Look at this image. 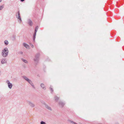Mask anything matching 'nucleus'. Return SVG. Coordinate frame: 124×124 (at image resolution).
I'll use <instances>...</instances> for the list:
<instances>
[{"mask_svg":"<svg viewBox=\"0 0 124 124\" xmlns=\"http://www.w3.org/2000/svg\"><path fill=\"white\" fill-rule=\"evenodd\" d=\"M59 105L62 108L64 106L65 103L62 102L61 101L59 102Z\"/></svg>","mask_w":124,"mask_h":124,"instance_id":"nucleus-8","label":"nucleus"},{"mask_svg":"<svg viewBox=\"0 0 124 124\" xmlns=\"http://www.w3.org/2000/svg\"><path fill=\"white\" fill-rule=\"evenodd\" d=\"M28 104L31 107L33 108L35 107V105L32 102L29 101H28Z\"/></svg>","mask_w":124,"mask_h":124,"instance_id":"nucleus-5","label":"nucleus"},{"mask_svg":"<svg viewBox=\"0 0 124 124\" xmlns=\"http://www.w3.org/2000/svg\"><path fill=\"white\" fill-rule=\"evenodd\" d=\"M40 124H46V123L43 121H41L40 123Z\"/></svg>","mask_w":124,"mask_h":124,"instance_id":"nucleus-19","label":"nucleus"},{"mask_svg":"<svg viewBox=\"0 0 124 124\" xmlns=\"http://www.w3.org/2000/svg\"><path fill=\"white\" fill-rule=\"evenodd\" d=\"M6 82L8 83V84H9V83H10L9 81L8 80H7V81Z\"/></svg>","mask_w":124,"mask_h":124,"instance_id":"nucleus-23","label":"nucleus"},{"mask_svg":"<svg viewBox=\"0 0 124 124\" xmlns=\"http://www.w3.org/2000/svg\"><path fill=\"white\" fill-rule=\"evenodd\" d=\"M43 104L45 105L46 107L47 108V109H49V110H51H51H52V109H51V107H50L49 106L45 103L44 102L43 103Z\"/></svg>","mask_w":124,"mask_h":124,"instance_id":"nucleus-6","label":"nucleus"},{"mask_svg":"<svg viewBox=\"0 0 124 124\" xmlns=\"http://www.w3.org/2000/svg\"><path fill=\"white\" fill-rule=\"evenodd\" d=\"M12 84L11 83H10L8 84V86L10 89H11L12 88Z\"/></svg>","mask_w":124,"mask_h":124,"instance_id":"nucleus-13","label":"nucleus"},{"mask_svg":"<svg viewBox=\"0 0 124 124\" xmlns=\"http://www.w3.org/2000/svg\"><path fill=\"white\" fill-rule=\"evenodd\" d=\"M8 50L7 47L4 48L2 51L1 55L4 57H6L8 55Z\"/></svg>","mask_w":124,"mask_h":124,"instance_id":"nucleus-1","label":"nucleus"},{"mask_svg":"<svg viewBox=\"0 0 124 124\" xmlns=\"http://www.w3.org/2000/svg\"><path fill=\"white\" fill-rule=\"evenodd\" d=\"M123 49L124 50V46L123 47Z\"/></svg>","mask_w":124,"mask_h":124,"instance_id":"nucleus-29","label":"nucleus"},{"mask_svg":"<svg viewBox=\"0 0 124 124\" xmlns=\"http://www.w3.org/2000/svg\"><path fill=\"white\" fill-rule=\"evenodd\" d=\"M4 8V5H2L1 6H0V8L1 9V10L3 8Z\"/></svg>","mask_w":124,"mask_h":124,"instance_id":"nucleus-20","label":"nucleus"},{"mask_svg":"<svg viewBox=\"0 0 124 124\" xmlns=\"http://www.w3.org/2000/svg\"><path fill=\"white\" fill-rule=\"evenodd\" d=\"M49 89L50 90H51V93H52L53 91H54V90L53 89V88H52L51 87H49Z\"/></svg>","mask_w":124,"mask_h":124,"instance_id":"nucleus-17","label":"nucleus"},{"mask_svg":"<svg viewBox=\"0 0 124 124\" xmlns=\"http://www.w3.org/2000/svg\"><path fill=\"white\" fill-rule=\"evenodd\" d=\"M4 43L5 45H7L8 44V42L7 40H5L4 41Z\"/></svg>","mask_w":124,"mask_h":124,"instance_id":"nucleus-16","label":"nucleus"},{"mask_svg":"<svg viewBox=\"0 0 124 124\" xmlns=\"http://www.w3.org/2000/svg\"><path fill=\"white\" fill-rule=\"evenodd\" d=\"M28 23L31 26L32 25L33 23L32 21L30 19L28 20Z\"/></svg>","mask_w":124,"mask_h":124,"instance_id":"nucleus-11","label":"nucleus"},{"mask_svg":"<svg viewBox=\"0 0 124 124\" xmlns=\"http://www.w3.org/2000/svg\"><path fill=\"white\" fill-rule=\"evenodd\" d=\"M119 2L120 3H121V2L120 1H119Z\"/></svg>","mask_w":124,"mask_h":124,"instance_id":"nucleus-32","label":"nucleus"},{"mask_svg":"<svg viewBox=\"0 0 124 124\" xmlns=\"http://www.w3.org/2000/svg\"><path fill=\"white\" fill-rule=\"evenodd\" d=\"M117 5H118V3H118V2H117Z\"/></svg>","mask_w":124,"mask_h":124,"instance_id":"nucleus-28","label":"nucleus"},{"mask_svg":"<svg viewBox=\"0 0 124 124\" xmlns=\"http://www.w3.org/2000/svg\"><path fill=\"white\" fill-rule=\"evenodd\" d=\"M12 40H15L16 39V36L15 35H13L12 36Z\"/></svg>","mask_w":124,"mask_h":124,"instance_id":"nucleus-18","label":"nucleus"},{"mask_svg":"<svg viewBox=\"0 0 124 124\" xmlns=\"http://www.w3.org/2000/svg\"><path fill=\"white\" fill-rule=\"evenodd\" d=\"M38 62H36L35 63H34V65H35V66H36V65L37 64V63Z\"/></svg>","mask_w":124,"mask_h":124,"instance_id":"nucleus-25","label":"nucleus"},{"mask_svg":"<svg viewBox=\"0 0 124 124\" xmlns=\"http://www.w3.org/2000/svg\"><path fill=\"white\" fill-rule=\"evenodd\" d=\"M20 1L21 2H23L25 0H20Z\"/></svg>","mask_w":124,"mask_h":124,"instance_id":"nucleus-24","label":"nucleus"},{"mask_svg":"<svg viewBox=\"0 0 124 124\" xmlns=\"http://www.w3.org/2000/svg\"><path fill=\"white\" fill-rule=\"evenodd\" d=\"M40 86L43 89H44V90H46V86L43 84H41L40 85Z\"/></svg>","mask_w":124,"mask_h":124,"instance_id":"nucleus-10","label":"nucleus"},{"mask_svg":"<svg viewBox=\"0 0 124 124\" xmlns=\"http://www.w3.org/2000/svg\"><path fill=\"white\" fill-rule=\"evenodd\" d=\"M23 46L25 47L27 49H29L30 48V46L28 44L25 43H23Z\"/></svg>","mask_w":124,"mask_h":124,"instance_id":"nucleus-9","label":"nucleus"},{"mask_svg":"<svg viewBox=\"0 0 124 124\" xmlns=\"http://www.w3.org/2000/svg\"><path fill=\"white\" fill-rule=\"evenodd\" d=\"M6 62H1V64H3L5 63H6Z\"/></svg>","mask_w":124,"mask_h":124,"instance_id":"nucleus-27","label":"nucleus"},{"mask_svg":"<svg viewBox=\"0 0 124 124\" xmlns=\"http://www.w3.org/2000/svg\"><path fill=\"white\" fill-rule=\"evenodd\" d=\"M21 59L23 62H27V61L25 60H24L23 59Z\"/></svg>","mask_w":124,"mask_h":124,"instance_id":"nucleus-21","label":"nucleus"},{"mask_svg":"<svg viewBox=\"0 0 124 124\" xmlns=\"http://www.w3.org/2000/svg\"><path fill=\"white\" fill-rule=\"evenodd\" d=\"M1 10V9L0 8V10Z\"/></svg>","mask_w":124,"mask_h":124,"instance_id":"nucleus-34","label":"nucleus"},{"mask_svg":"<svg viewBox=\"0 0 124 124\" xmlns=\"http://www.w3.org/2000/svg\"><path fill=\"white\" fill-rule=\"evenodd\" d=\"M59 98L57 96H55L54 97V100L56 101H57L59 99Z\"/></svg>","mask_w":124,"mask_h":124,"instance_id":"nucleus-14","label":"nucleus"},{"mask_svg":"<svg viewBox=\"0 0 124 124\" xmlns=\"http://www.w3.org/2000/svg\"><path fill=\"white\" fill-rule=\"evenodd\" d=\"M30 45L31 46V47L32 48H33L34 47V46L33 45L31 44V43H30Z\"/></svg>","mask_w":124,"mask_h":124,"instance_id":"nucleus-22","label":"nucleus"},{"mask_svg":"<svg viewBox=\"0 0 124 124\" xmlns=\"http://www.w3.org/2000/svg\"><path fill=\"white\" fill-rule=\"evenodd\" d=\"M30 81V82H29V83L32 86L33 88H35V87L32 81H31V80Z\"/></svg>","mask_w":124,"mask_h":124,"instance_id":"nucleus-12","label":"nucleus"},{"mask_svg":"<svg viewBox=\"0 0 124 124\" xmlns=\"http://www.w3.org/2000/svg\"><path fill=\"white\" fill-rule=\"evenodd\" d=\"M7 61L6 59L4 58L1 60V62H7Z\"/></svg>","mask_w":124,"mask_h":124,"instance_id":"nucleus-15","label":"nucleus"},{"mask_svg":"<svg viewBox=\"0 0 124 124\" xmlns=\"http://www.w3.org/2000/svg\"><path fill=\"white\" fill-rule=\"evenodd\" d=\"M119 7V6H118V7Z\"/></svg>","mask_w":124,"mask_h":124,"instance_id":"nucleus-36","label":"nucleus"},{"mask_svg":"<svg viewBox=\"0 0 124 124\" xmlns=\"http://www.w3.org/2000/svg\"><path fill=\"white\" fill-rule=\"evenodd\" d=\"M16 16L18 19L21 22H22V20L20 16V14L19 10H18L16 14Z\"/></svg>","mask_w":124,"mask_h":124,"instance_id":"nucleus-3","label":"nucleus"},{"mask_svg":"<svg viewBox=\"0 0 124 124\" xmlns=\"http://www.w3.org/2000/svg\"><path fill=\"white\" fill-rule=\"evenodd\" d=\"M2 1V0H0V2H1Z\"/></svg>","mask_w":124,"mask_h":124,"instance_id":"nucleus-31","label":"nucleus"},{"mask_svg":"<svg viewBox=\"0 0 124 124\" xmlns=\"http://www.w3.org/2000/svg\"><path fill=\"white\" fill-rule=\"evenodd\" d=\"M20 53L21 54H23V52H20Z\"/></svg>","mask_w":124,"mask_h":124,"instance_id":"nucleus-26","label":"nucleus"},{"mask_svg":"<svg viewBox=\"0 0 124 124\" xmlns=\"http://www.w3.org/2000/svg\"><path fill=\"white\" fill-rule=\"evenodd\" d=\"M115 124H119L118 123H116Z\"/></svg>","mask_w":124,"mask_h":124,"instance_id":"nucleus-30","label":"nucleus"},{"mask_svg":"<svg viewBox=\"0 0 124 124\" xmlns=\"http://www.w3.org/2000/svg\"><path fill=\"white\" fill-rule=\"evenodd\" d=\"M40 55V54L39 53L37 54L35 56V58L34 59L35 61L36 62L38 61Z\"/></svg>","mask_w":124,"mask_h":124,"instance_id":"nucleus-4","label":"nucleus"},{"mask_svg":"<svg viewBox=\"0 0 124 124\" xmlns=\"http://www.w3.org/2000/svg\"><path fill=\"white\" fill-rule=\"evenodd\" d=\"M38 26H37L35 28L34 32L33 35V41L34 42H35V39L36 38V32L38 29Z\"/></svg>","mask_w":124,"mask_h":124,"instance_id":"nucleus-2","label":"nucleus"},{"mask_svg":"<svg viewBox=\"0 0 124 124\" xmlns=\"http://www.w3.org/2000/svg\"><path fill=\"white\" fill-rule=\"evenodd\" d=\"M25 63H27L28 62H25Z\"/></svg>","mask_w":124,"mask_h":124,"instance_id":"nucleus-35","label":"nucleus"},{"mask_svg":"<svg viewBox=\"0 0 124 124\" xmlns=\"http://www.w3.org/2000/svg\"><path fill=\"white\" fill-rule=\"evenodd\" d=\"M121 4H122V5H123V4H122V2H121Z\"/></svg>","mask_w":124,"mask_h":124,"instance_id":"nucleus-33","label":"nucleus"},{"mask_svg":"<svg viewBox=\"0 0 124 124\" xmlns=\"http://www.w3.org/2000/svg\"><path fill=\"white\" fill-rule=\"evenodd\" d=\"M22 78L26 81H27L28 83L30 82V81L31 80L28 78L27 77L25 76H22Z\"/></svg>","mask_w":124,"mask_h":124,"instance_id":"nucleus-7","label":"nucleus"}]
</instances>
